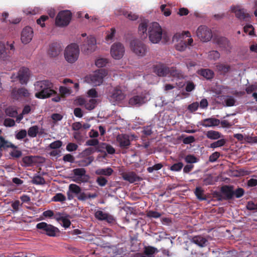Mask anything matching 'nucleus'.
Listing matches in <instances>:
<instances>
[{"mask_svg": "<svg viewBox=\"0 0 257 257\" xmlns=\"http://www.w3.org/2000/svg\"><path fill=\"white\" fill-rule=\"evenodd\" d=\"M17 148V146L14 145L8 140H5L2 136H0V148L1 149L6 150L8 148L16 149Z\"/></svg>", "mask_w": 257, "mask_h": 257, "instance_id": "28", "label": "nucleus"}, {"mask_svg": "<svg viewBox=\"0 0 257 257\" xmlns=\"http://www.w3.org/2000/svg\"><path fill=\"white\" fill-rule=\"evenodd\" d=\"M60 51V47L57 44H53L50 46L48 54L52 57H55L59 54Z\"/></svg>", "mask_w": 257, "mask_h": 257, "instance_id": "31", "label": "nucleus"}, {"mask_svg": "<svg viewBox=\"0 0 257 257\" xmlns=\"http://www.w3.org/2000/svg\"><path fill=\"white\" fill-rule=\"evenodd\" d=\"M35 90L36 91L35 96L39 99L48 98L56 93L53 89L52 83L47 80L36 82Z\"/></svg>", "mask_w": 257, "mask_h": 257, "instance_id": "1", "label": "nucleus"}, {"mask_svg": "<svg viewBox=\"0 0 257 257\" xmlns=\"http://www.w3.org/2000/svg\"><path fill=\"white\" fill-rule=\"evenodd\" d=\"M198 74L207 79H211L214 76L213 72L208 69H201L198 71Z\"/></svg>", "mask_w": 257, "mask_h": 257, "instance_id": "32", "label": "nucleus"}, {"mask_svg": "<svg viewBox=\"0 0 257 257\" xmlns=\"http://www.w3.org/2000/svg\"><path fill=\"white\" fill-rule=\"evenodd\" d=\"M205 135L208 139L213 140L223 138V136L220 132L213 130L207 131Z\"/></svg>", "mask_w": 257, "mask_h": 257, "instance_id": "30", "label": "nucleus"}, {"mask_svg": "<svg viewBox=\"0 0 257 257\" xmlns=\"http://www.w3.org/2000/svg\"><path fill=\"white\" fill-rule=\"evenodd\" d=\"M96 48V40L94 37H88V39L82 46L81 49L86 53L91 52Z\"/></svg>", "mask_w": 257, "mask_h": 257, "instance_id": "17", "label": "nucleus"}, {"mask_svg": "<svg viewBox=\"0 0 257 257\" xmlns=\"http://www.w3.org/2000/svg\"><path fill=\"white\" fill-rule=\"evenodd\" d=\"M108 62V60L106 58H100L95 61V65L98 67H103L105 66Z\"/></svg>", "mask_w": 257, "mask_h": 257, "instance_id": "49", "label": "nucleus"}, {"mask_svg": "<svg viewBox=\"0 0 257 257\" xmlns=\"http://www.w3.org/2000/svg\"><path fill=\"white\" fill-rule=\"evenodd\" d=\"M97 196L96 193L91 194L85 193L84 192H81L78 195L77 198L78 200L81 201H85L88 198H95Z\"/></svg>", "mask_w": 257, "mask_h": 257, "instance_id": "36", "label": "nucleus"}, {"mask_svg": "<svg viewBox=\"0 0 257 257\" xmlns=\"http://www.w3.org/2000/svg\"><path fill=\"white\" fill-rule=\"evenodd\" d=\"M190 241L201 248L207 246L209 243L208 237L202 235L192 236L191 238H190Z\"/></svg>", "mask_w": 257, "mask_h": 257, "instance_id": "14", "label": "nucleus"}, {"mask_svg": "<svg viewBox=\"0 0 257 257\" xmlns=\"http://www.w3.org/2000/svg\"><path fill=\"white\" fill-rule=\"evenodd\" d=\"M72 18V13L70 11L65 10L60 12L57 15L55 24L58 27H65L69 24Z\"/></svg>", "mask_w": 257, "mask_h": 257, "instance_id": "8", "label": "nucleus"}, {"mask_svg": "<svg viewBox=\"0 0 257 257\" xmlns=\"http://www.w3.org/2000/svg\"><path fill=\"white\" fill-rule=\"evenodd\" d=\"M79 48L76 44H71L66 47L64 51L65 60L69 63L76 62L79 55Z\"/></svg>", "mask_w": 257, "mask_h": 257, "instance_id": "3", "label": "nucleus"}, {"mask_svg": "<svg viewBox=\"0 0 257 257\" xmlns=\"http://www.w3.org/2000/svg\"><path fill=\"white\" fill-rule=\"evenodd\" d=\"M196 34L200 40L203 42H208L212 37L211 30L205 26L199 27L197 30Z\"/></svg>", "mask_w": 257, "mask_h": 257, "instance_id": "11", "label": "nucleus"}, {"mask_svg": "<svg viewBox=\"0 0 257 257\" xmlns=\"http://www.w3.org/2000/svg\"><path fill=\"white\" fill-rule=\"evenodd\" d=\"M108 97L109 100L112 103H116L123 100L125 97V95L120 87H115L109 91Z\"/></svg>", "mask_w": 257, "mask_h": 257, "instance_id": "9", "label": "nucleus"}, {"mask_svg": "<svg viewBox=\"0 0 257 257\" xmlns=\"http://www.w3.org/2000/svg\"><path fill=\"white\" fill-rule=\"evenodd\" d=\"M232 12L234 13L236 18L241 21L248 22L250 18L249 14L246 13L243 9H241L239 6L231 7Z\"/></svg>", "mask_w": 257, "mask_h": 257, "instance_id": "13", "label": "nucleus"}, {"mask_svg": "<svg viewBox=\"0 0 257 257\" xmlns=\"http://www.w3.org/2000/svg\"><path fill=\"white\" fill-rule=\"evenodd\" d=\"M73 173L75 176H78L81 179H84L86 181L88 179V176H85L86 171L84 168H77L73 170Z\"/></svg>", "mask_w": 257, "mask_h": 257, "instance_id": "35", "label": "nucleus"}, {"mask_svg": "<svg viewBox=\"0 0 257 257\" xmlns=\"http://www.w3.org/2000/svg\"><path fill=\"white\" fill-rule=\"evenodd\" d=\"M36 228L40 233L50 237L56 236L59 232V230L58 228L45 222L38 223L36 225Z\"/></svg>", "mask_w": 257, "mask_h": 257, "instance_id": "5", "label": "nucleus"}, {"mask_svg": "<svg viewBox=\"0 0 257 257\" xmlns=\"http://www.w3.org/2000/svg\"><path fill=\"white\" fill-rule=\"evenodd\" d=\"M66 200V196L61 193L56 194L52 198V201L54 202H63Z\"/></svg>", "mask_w": 257, "mask_h": 257, "instance_id": "47", "label": "nucleus"}, {"mask_svg": "<svg viewBox=\"0 0 257 257\" xmlns=\"http://www.w3.org/2000/svg\"><path fill=\"white\" fill-rule=\"evenodd\" d=\"M208 56L209 59L216 60L219 58L220 54L217 51L212 50L209 52Z\"/></svg>", "mask_w": 257, "mask_h": 257, "instance_id": "52", "label": "nucleus"}, {"mask_svg": "<svg viewBox=\"0 0 257 257\" xmlns=\"http://www.w3.org/2000/svg\"><path fill=\"white\" fill-rule=\"evenodd\" d=\"M115 33V30L114 28H111L110 31L108 32L107 35L106 36V41L108 43H110L113 40V38L114 36V34Z\"/></svg>", "mask_w": 257, "mask_h": 257, "instance_id": "55", "label": "nucleus"}, {"mask_svg": "<svg viewBox=\"0 0 257 257\" xmlns=\"http://www.w3.org/2000/svg\"><path fill=\"white\" fill-rule=\"evenodd\" d=\"M13 150L10 153L11 156L15 159L19 158L22 155V153L20 150L16 149H13Z\"/></svg>", "mask_w": 257, "mask_h": 257, "instance_id": "56", "label": "nucleus"}, {"mask_svg": "<svg viewBox=\"0 0 257 257\" xmlns=\"http://www.w3.org/2000/svg\"><path fill=\"white\" fill-rule=\"evenodd\" d=\"M113 172V171L111 168L107 167L106 168L98 169L96 170L95 173L98 175L109 176L112 174Z\"/></svg>", "mask_w": 257, "mask_h": 257, "instance_id": "34", "label": "nucleus"}, {"mask_svg": "<svg viewBox=\"0 0 257 257\" xmlns=\"http://www.w3.org/2000/svg\"><path fill=\"white\" fill-rule=\"evenodd\" d=\"M124 52V47L120 43H114L111 47V56L115 60L120 59L123 57Z\"/></svg>", "mask_w": 257, "mask_h": 257, "instance_id": "10", "label": "nucleus"}, {"mask_svg": "<svg viewBox=\"0 0 257 257\" xmlns=\"http://www.w3.org/2000/svg\"><path fill=\"white\" fill-rule=\"evenodd\" d=\"M59 223L65 228L69 227L71 224L69 216L67 215H65L62 218H61Z\"/></svg>", "mask_w": 257, "mask_h": 257, "instance_id": "51", "label": "nucleus"}, {"mask_svg": "<svg viewBox=\"0 0 257 257\" xmlns=\"http://www.w3.org/2000/svg\"><path fill=\"white\" fill-rule=\"evenodd\" d=\"M116 142L121 148H127L131 145L130 137L125 134H120L116 137Z\"/></svg>", "mask_w": 257, "mask_h": 257, "instance_id": "23", "label": "nucleus"}, {"mask_svg": "<svg viewBox=\"0 0 257 257\" xmlns=\"http://www.w3.org/2000/svg\"><path fill=\"white\" fill-rule=\"evenodd\" d=\"M69 190L76 195H78L81 190L79 186L74 184H71L69 185Z\"/></svg>", "mask_w": 257, "mask_h": 257, "instance_id": "50", "label": "nucleus"}, {"mask_svg": "<svg viewBox=\"0 0 257 257\" xmlns=\"http://www.w3.org/2000/svg\"><path fill=\"white\" fill-rule=\"evenodd\" d=\"M78 103L80 105L84 106L86 109L91 110L95 107L97 101L96 99L94 98L89 99L79 98L78 99Z\"/></svg>", "mask_w": 257, "mask_h": 257, "instance_id": "20", "label": "nucleus"}, {"mask_svg": "<svg viewBox=\"0 0 257 257\" xmlns=\"http://www.w3.org/2000/svg\"><path fill=\"white\" fill-rule=\"evenodd\" d=\"M7 46L8 47L7 49H6V54H9L8 55V60L11 57V56L14 54L15 48L14 46V42L12 43H10L9 42L7 43Z\"/></svg>", "mask_w": 257, "mask_h": 257, "instance_id": "42", "label": "nucleus"}, {"mask_svg": "<svg viewBox=\"0 0 257 257\" xmlns=\"http://www.w3.org/2000/svg\"><path fill=\"white\" fill-rule=\"evenodd\" d=\"M8 54H6V48L5 44L0 42V60L8 61Z\"/></svg>", "mask_w": 257, "mask_h": 257, "instance_id": "37", "label": "nucleus"}, {"mask_svg": "<svg viewBox=\"0 0 257 257\" xmlns=\"http://www.w3.org/2000/svg\"><path fill=\"white\" fill-rule=\"evenodd\" d=\"M22 204H20V202L18 200L12 202L11 206L13 208L12 211L14 213L18 212L19 210L20 206Z\"/></svg>", "mask_w": 257, "mask_h": 257, "instance_id": "58", "label": "nucleus"}, {"mask_svg": "<svg viewBox=\"0 0 257 257\" xmlns=\"http://www.w3.org/2000/svg\"><path fill=\"white\" fill-rule=\"evenodd\" d=\"M215 43H216L219 47L226 52H230L231 47L227 38L222 37H218L215 38Z\"/></svg>", "mask_w": 257, "mask_h": 257, "instance_id": "22", "label": "nucleus"}, {"mask_svg": "<svg viewBox=\"0 0 257 257\" xmlns=\"http://www.w3.org/2000/svg\"><path fill=\"white\" fill-rule=\"evenodd\" d=\"M246 208L248 210L257 212V203H255L252 201H248L246 205Z\"/></svg>", "mask_w": 257, "mask_h": 257, "instance_id": "62", "label": "nucleus"}, {"mask_svg": "<svg viewBox=\"0 0 257 257\" xmlns=\"http://www.w3.org/2000/svg\"><path fill=\"white\" fill-rule=\"evenodd\" d=\"M244 140L249 144L257 143V136H246Z\"/></svg>", "mask_w": 257, "mask_h": 257, "instance_id": "64", "label": "nucleus"}, {"mask_svg": "<svg viewBox=\"0 0 257 257\" xmlns=\"http://www.w3.org/2000/svg\"><path fill=\"white\" fill-rule=\"evenodd\" d=\"M224 102L226 106H232L235 105V100L231 96H225Z\"/></svg>", "mask_w": 257, "mask_h": 257, "instance_id": "48", "label": "nucleus"}, {"mask_svg": "<svg viewBox=\"0 0 257 257\" xmlns=\"http://www.w3.org/2000/svg\"><path fill=\"white\" fill-rule=\"evenodd\" d=\"M94 160L93 156H89L87 158L83 159L80 161L81 165L83 166H87L90 165Z\"/></svg>", "mask_w": 257, "mask_h": 257, "instance_id": "53", "label": "nucleus"}, {"mask_svg": "<svg viewBox=\"0 0 257 257\" xmlns=\"http://www.w3.org/2000/svg\"><path fill=\"white\" fill-rule=\"evenodd\" d=\"M95 151L100 152L101 150H100L98 148L96 149H94V148H87V149H85L82 152V155L83 156H89L90 155H91L92 153H94Z\"/></svg>", "mask_w": 257, "mask_h": 257, "instance_id": "57", "label": "nucleus"}, {"mask_svg": "<svg viewBox=\"0 0 257 257\" xmlns=\"http://www.w3.org/2000/svg\"><path fill=\"white\" fill-rule=\"evenodd\" d=\"M94 215L99 220H105L109 223H113L115 222V219L112 215L101 210L96 211Z\"/></svg>", "mask_w": 257, "mask_h": 257, "instance_id": "19", "label": "nucleus"}, {"mask_svg": "<svg viewBox=\"0 0 257 257\" xmlns=\"http://www.w3.org/2000/svg\"><path fill=\"white\" fill-rule=\"evenodd\" d=\"M220 123V120L217 118L210 117L203 119L200 125L204 127H213L218 126Z\"/></svg>", "mask_w": 257, "mask_h": 257, "instance_id": "26", "label": "nucleus"}, {"mask_svg": "<svg viewBox=\"0 0 257 257\" xmlns=\"http://www.w3.org/2000/svg\"><path fill=\"white\" fill-rule=\"evenodd\" d=\"M147 100L146 94L143 92H141L140 94L136 95L130 98L128 101V103L132 106H139L146 103Z\"/></svg>", "mask_w": 257, "mask_h": 257, "instance_id": "16", "label": "nucleus"}, {"mask_svg": "<svg viewBox=\"0 0 257 257\" xmlns=\"http://www.w3.org/2000/svg\"><path fill=\"white\" fill-rule=\"evenodd\" d=\"M122 177L123 180L129 182L130 183L140 181L141 180V178L134 172L123 173Z\"/></svg>", "mask_w": 257, "mask_h": 257, "instance_id": "24", "label": "nucleus"}, {"mask_svg": "<svg viewBox=\"0 0 257 257\" xmlns=\"http://www.w3.org/2000/svg\"><path fill=\"white\" fill-rule=\"evenodd\" d=\"M185 161L187 163H195L197 162V159L194 155H188L185 157Z\"/></svg>", "mask_w": 257, "mask_h": 257, "instance_id": "63", "label": "nucleus"}, {"mask_svg": "<svg viewBox=\"0 0 257 257\" xmlns=\"http://www.w3.org/2000/svg\"><path fill=\"white\" fill-rule=\"evenodd\" d=\"M39 132V127L37 125H33L28 130V135L31 138H35Z\"/></svg>", "mask_w": 257, "mask_h": 257, "instance_id": "44", "label": "nucleus"}, {"mask_svg": "<svg viewBox=\"0 0 257 257\" xmlns=\"http://www.w3.org/2000/svg\"><path fill=\"white\" fill-rule=\"evenodd\" d=\"M217 70L221 74L225 75L231 69L230 65L224 63H217L216 65Z\"/></svg>", "mask_w": 257, "mask_h": 257, "instance_id": "29", "label": "nucleus"}, {"mask_svg": "<svg viewBox=\"0 0 257 257\" xmlns=\"http://www.w3.org/2000/svg\"><path fill=\"white\" fill-rule=\"evenodd\" d=\"M27 131L26 130H21L16 134V138L17 140H22L27 136Z\"/></svg>", "mask_w": 257, "mask_h": 257, "instance_id": "61", "label": "nucleus"}, {"mask_svg": "<svg viewBox=\"0 0 257 257\" xmlns=\"http://www.w3.org/2000/svg\"><path fill=\"white\" fill-rule=\"evenodd\" d=\"M163 35V31L159 23L153 22L149 24L148 36L150 41L154 44L160 42Z\"/></svg>", "mask_w": 257, "mask_h": 257, "instance_id": "2", "label": "nucleus"}, {"mask_svg": "<svg viewBox=\"0 0 257 257\" xmlns=\"http://www.w3.org/2000/svg\"><path fill=\"white\" fill-rule=\"evenodd\" d=\"M171 76L178 79H182L184 78L182 72L181 70H178L176 67L169 68V74Z\"/></svg>", "mask_w": 257, "mask_h": 257, "instance_id": "33", "label": "nucleus"}, {"mask_svg": "<svg viewBox=\"0 0 257 257\" xmlns=\"http://www.w3.org/2000/svg\"><path fill=\"white\" fill-rule=\"evenodd\" d=\"M33 37V31L30 27L24 28L21 33V41L24 44L30 43Z\"/></svg>", "mask_w": 257, "mask_h": 257, "instance_id": "18", "label": "nucleus"}, {"mask_svg": "<svg viewBox=\"0 0 257 257\" xmlns=\"http://www.w3.org/2000/svg\"><path fill=\"white\" fill-rule=\"evenodd\" d=\"M30 93L27 89L24 87L20 88H15L13 89L11 92V96L13 99L19 100L23 98L29 97Z\"/></svg>", "mask_w": 257, "mask_h": 257, "instance_id": "12", "label": "nucleus"}, {"mask_svg": "<svg viewBox=\"0 0 257 257\" xmlns=\"http://www.w3.org/2000/svg\"><path fill=\"white\" fill-rule=\"evenodd\" d=\"M190 37V34L188 31L184 32L182 33H178L175 34L173 38V41H180L175 46L176 49L179 51H184L187 46V40H184V37Z\"/></svg>", "mask_w": 257, "mask_h": 257, "instance_id": "7", "label": "nucleus"}, {"mask_svg": "<svg viewBox=\"0 0 257 257\" xmlns=\"http://www.w3.org/2000/svg\"><path fill=\"white\" fill-rule=\"evenodd\" d=\"M183 167V164L182 162H179L173 164L170 167V170L172 171H180Z\"/></svg>", "mask_w": 257, "mask_h": 257, "instance_id": "60", "label": "nucleus"}, {"mask_svg": "<svg viewBox=\"0 0 257 257\" xmlns=\"http://www.w3.org/2000/svg\"><path fill=\"white\" fill-rule=\"evenodd\" d=\"M203 182L204 185L206 186L212 185L214 183V180L213 176L209 175L203 179Z\"/></svg>", "mask_w": 257, "mask_h": 257, "instance_id": "54", "label": "nucleus"}, {"mask_svg": "<svg viewBox=\"0 0 257 257\" xmlns=\"http://www.w3.org/2000/svg\"><path fill=\"white\" fill-rule=\"evenodd\" d=\"M32 182L33 184L36 185H43L46 182L44 178L40 175L34 176Z\"/></svg>", "mask_w": 257, "mask_h": 257, "instance_id": "46", "label": "nucleus"}, {"mask_svg": "<svg viewBox=\"0 0 257 257\" xmlns=\"http://www.w3.org/2000/svg\"><path fill=\"white\" fill-rule=\"evenodd\" d=\"M107 74V72L105 69H100L95 71L93 74L86 78L88 83L94 86H99L102 83L103 78Z\"/></svg>", "mask_w": 257, "mask_h": 257, "instance_id": "6", "label": "nucleus"}, {"mask_svg": "<svg viewBox=\"0 0 257 257\" xmlns=\"http://www.w3.org/2000/svg\"><path fill=\"white\" fill-rule=\"evenodd\" d=\"M161 214L158 212L150 210L147 213V216L149 218H158L161 217Z\"/></svg>", "mask_w": 257, "mask_h": 257, "instance_id": "59", "label": "nucleus"}, {"mask_svg": "<svg viewBox=\"0 0 257 257\" xmlns=\"http://www.w3.org/2000/svg\"><path fill=\"white\" fill-rule=\"evenodd\" d=\"M221 193L225 196V199H232L234 196L233 187L229 186H224L221 188Z\"/></svg>", "mask_w": 257, "mask_h": 257, "instance_id": "27", "label": "nucleus"}, {"mask_svg": "<svg viewBox=\"0 0 257 257\" xmlns=\"http://www.w3.org/2000/svg\"><path fill=\"white\" fill-rule=\"evenodd\" d=\"M30 76V71L27 68H22L18 72L16 77H18L22 84H27Z\"/></svg>", "mask_w": 257, "mask_h": 257, "instance_id": "21", "label": "nucleus"}, {"mask_svg": "<svg viewBox=\"0 0 257 257\" xmlns=\"http://www.w3.org/2000/svg\"><path fill=\"white\" fill-rule=\"evenodd\" d=\"M5 113L7 115L12 117H16L18 115V112L16 109L11 106L6 109Z\"/></svg>", "mask_w": 257, "mask_h": 257, "instance_id": "45", "label": "nucleus"}, {"mask_svg": "<svg viewBox=\"0 0 257 257\" xmlns=\"http://www.w3.org/2000/svg\"><path fill=\"white\" fill-rule=\"evenodd\" d=\"M114 13L116 16L123 15L132 21L136 20L138 18V16L136 14H133L132 12L128 13L121 8L115 10Z\"/></svg>", "mask_w": 257, "mask_h": 257, "instance_id": "25", "label": "nucleus"}, {"mask_svg": "<svg viewBox=\"0 0 257 257\" xmlns=\"http://www.w3.org/2000/svg\"><path fill=\"white\" fill-rule=\"evenodd\" d=\"M153 72L160 77H165L169 74V67L163 63H159L153 66Z\"/></svg>", "mask_w": 257, "mask_h": 257, "instance_id": "15", "label": "nucleus"}, {"mask_svg": "<svg viewBox=\"0 0 257 257\" xmlns=\"http://www.w3.org/2000/svg\"><path fill=\"white\" fill-rule=\"evenodd\" d=\"M130 48L133 52L137 56L143 57L148 52L147 46L139 40H134L130 43Z\"/></svg>", "mask_w": 257, "mask_h": 257, "instance_id": "4", "label": "nucleus"}, {"mask_svg": "<svg viewBox=\"0 0 257 257\" xmlns=\"http://www.w3.org/2000/svg\"><path fill=\"white\" fill-rule=\"evenodd\" d=\"M226 143V140L223 138H222L219 139V140H217V141L210 144L209 148L214 149L217 148L221 147L224 146Z\"/></svg>", "mask_w": 257, "mask_h": 257, "instance_id": "39", "label": "nucleus"}, {"mask_svg": "<svg viewBox=\"0 0 257 257\" xmlns=\"http://www.w3.org/2000/svg\"><path fill=\"white\" fill-rule=\"evenodd\" d=\"M148 22L144 21L142 22L139 26V32L140 34L144 35L146 34L147 36V31L148 30L149 25H148Z\"/></svg>", "mask_w": 257, "mask_h": 257, "instance_id": "41", "label": "nucleus"}, {"mask_svg": "<svg viewBox=\"0 0 257 257\" xmlns=\"http://www.w3.org/2000/svg\"><path fill=\"white\" fill-rule=\"evenodd\" d=\"M194 193L197 198L200 200H206V196L204 194V191L200 187H197L194 191Z\"/></svg>", "mask_w": 257, "mask_h": 257, "instance_id": "38", "label": "nucleus"}, {"mask_svg": "<svg viewBox=\"0 0 257 257\" xmlns=\"http://www.w3.org/2000/svg\"><path fill=\"white\" fill-rule=\"evenodd\" d=\"M157 252V249L152 246L146 247L144 251V254L148 257H152L153 255Z\"/></svg>", "mask_w": 257, "mask_h": 257, "instance_id": "43", "label": "nucleus"}, {"mask_svg": "<svg viewBox=\"0 0 257 257\" xmlns=\"http://www.w3.org/2000/svg\"><path fill=\"white\" fill-rule=\"evenodd\" d=\"M34 163V157L33 156H26L22 159V165L24 167H29L32 166Z\"/></svg>", "mask_w": 257, "mask_h": 257, "instance_id": "40", "label": "nucleus"}]
</instances>
